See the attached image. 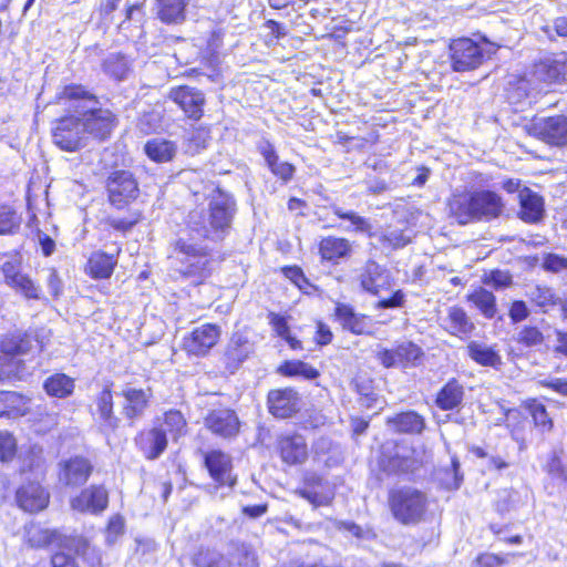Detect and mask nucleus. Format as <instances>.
I'll use <instances>...</instances> for the list:
<instances>
[{"mask_svg":"<svg viewBox=\"0 0 567 567\" xmlns=\"http://www.w3.org/2000/svg\"><path fill=\"white\" fill-rule=\"evenodd\" d=\"M502 197L492 190H475L470 194H454L449 200V209L460 224L472 220L491 221L504 212Z\"/></svg>","mask_w":567,"mask_h":567,"instance_id":"1","label":"nucleus"},{"mask_svg":"<svg viewBox=\"0 0 567 567\" xmlns=\"http://www.w3.org/2000/svg\"><path fill=\"white\" fill-rule=\"evenodd\" d=\"M174 257L179 264V274L196 285L202 284L212 274L213 260L209 250L193 239L178 238L174 245Z\"/></svg>","mask_w":567,"mask_h":567,"instance_id":"2","label":"nucleus"},{"mask_svg":"<svg viewBox=\"0 0 567 567\" xmlns=\"http://www.w3.org/2000/svg\"><path fill=\"white\" fill-rule=\"evenodd\" d=\"M389 506L393 517L404 525L421 522L426 513V495L413 487H402L390 492Z\"/></svg>","mask_w":567,"mask_h":567,"instance_id":"3","label":"nucleus"},{"mask_svg":"<svg viewBox=\"0 0 567 567\" xmlns=\"http://www.w3.org/2000/svg\"><path fill=\"white\" fill-rule=\"evenodd\" d=\"M379 466L386 474H408L421 466V460L408 444H385L382 446Z\"/></svg>","mask_w":567,"mask_h":567,"instance_id":"4","label":"nucleus"},{"mask_svg":"<svg viewBox=\"0 0 567 567\" xmlns=\"http://www.w3.org/2000/svg\"><path fill=\"white\" fill-rule=\"evenodd\" d=\"M106 190L112 206L122 209L140 195L138 183L130 171H115L106 181Z\"/></svg>","mask_w":567,"mask_h":567,"instance_id":"5","label":"nucleus"},{"mask_svg":"<svg viewBox=\"0 0 567 567\" xmlns=\"http://www.w3.org/2000/svg\"><path fill=\"white\" fill-rule=\"evenodd\" d=\"M54 145L64 152H76L86 144L85 128L80 116L70 115L56 121L52 128Z\"/></svg>","mask_w":567,"mask_h":567,"instance_id":"6","label":"nucleus"},{"mask_svg":"<svg viewBox=\"0 0 567 567\" xmlns=\"http://www.w3.org/2000/svg\"><path fill=\"white\" fill-rule=\"evenodd\" d=\"M487 52L468 38L454 40L450 44L451 65L455 72H468L482 65Z\"/></svg>","mask_w":567,"mask_h":567,"instance_id":"7","label":"nucleus"},{"mask_svg":"<svg viewBox=\"0 0 567 567\" xmlns=\"http://www.w3.org/2000/svg\"><path fill=\"white\" fill-rule=\"evenodd\" d=\"M212 216L215 230H218L221 241L230 234L233 221L237 213L235 198L220 189L215 190L207 205Z\"/></svg>","mask_w":567,"mask_h":567,"instance_id":"8","label":"nucleus"},{"mask_svg":"<svg viewBox=\"0 0 567 567\" xmlns=\"http://www.w3.org/2000/svg\"><path fill=\"white\" fill-rule=\"evenodd\" d=\"M528 134L550 146L567 145V116L556 115L534 120L527 127Z\"/></svg>","mask_w":567,"mask_h":567,"instance_id":"9","label":"nucleus"},{"mask_svg":"<svg viewBox=\"0 0 567 567\" xmlns=\"http://www.w3.org/2000/svg\"><path fill=\"white\" fill-rule=\"evenodd\" d=\"M80 120L83 127L85 128V137L92 135L100 140H105L110 136L112 130L115 126V116L110 110L96 109L90 106L82 112Z\"/></svg>","mask_w":567,"mask_h":567,"instance_id":"10","label":"nucleus"},{"mask_svg":"<svg viewBox=\"0 0 567 567\" xmlns=\"http://www.w3.org/2000/svg\"><path fill=\"white\" fill-rule=\"evenodd\" d=\"M220 338V328L213 323L196 327L183 339V348L193 355H205L214 348Z\"/></svg>","mask_w":567,"mask_h":567,"instance_id":"11","label":"nucleus"},{"mask_svg":"<svg viewBox=\"0 0 567 567\" xmlns=\"http://www.w3.org/2000/svg\"><path fill=\"white\" fill-rule=\"evenodd\" d=\"M71 508L80 513L100 514L109 505V493L100 485H91L84 488L70 502Z\"/></svg>","mask_w":567,"mask_h":567,"instance_id":"12","label":"nucleus"},{"mask_svg":"<svg viewBox=\"0 0 567 567\" xmlns=\"http://www.w3.org/2000/svg\"><path fill=\"white\" fill-rule=\"evenodd\" d=\"M168 97L175 102L189 118L199 120L203 116L205 96L202 91L190 86H177L169 91Z\"/></svg>","mask_w":567,"mask_h":567,"instance_id":"13","label":"nucleus"},{"mask_svg":"<svg viewBox=\"0 0 567 567\" xmlns=\"http://www.w3.org/2000/svg\"><path fill=\"white\" fill-rule=\"evenodd\" d=\"M300 398L291 388L271 390L267 396L269 412L279 419L292 416L299 411Z\"/></svg>","mask_w":567,"mask_h":567,"instance_id":"14","label":"nucleus"},{"mask_svg":"<svg viewBox=\"0 0 567 567\" xmlns=\"http://www.w3.org/2000/svg\"><path fill=\"white\" fill-rule=\"evenodd\" d=\"M186 227L189 234L198 239L220 243L221 238L218 230L213 229V216L207 208L194 209L189 212Z\"/></svg>","mask_w":567,"mask_h":567,"instance_id":"15","label":"nucleus"},{"mask_svg":"<svg viewBox=\"0 0 567 567\" xmlns=\"http://www.w3.org/2000/svg\"><path fill=\"white\" fill-rule=\"evenodd\" d=\"M121 395L124 398L122 413L127 420L134 422L144 415L152 398V391L151 389H136L127 384L123 388Z\"/></svg>","mask_w":567,"mask_h":567,"instance_id":"16","label":"nucleus"},{"mask_svg":"<svg viewBox=\"0 0 567 567\" xmlns=\"http://www.w3.org/2000/svg\"><path fill=\"white\" fill-rule=\"evenodd\" d=\"M205 466L210 477L220 486H234L236 477L233 476L231 458L221 451H210L205 454Z\"/></svg>","mask_w":567,"mask_h":567,"instance_id":"17","label":"nucleus"},{"mask_svg":"<svg viewBox=\"0 0 567 567\" xmlns=\"http://www.w3.org/2000/svg\"><path fill=\"white\" fill-rule=\"evenodd\" d=\"M59 478L66 486L83 485L90 477L93 466L87 458L75 456L60 464Z\"/></svg>","mask_w":567,"mask_h":567,"instance_id":"18","label":"nucleus"},{"mask_svg":"<svg viewBox=\"0 0 567 567\" xmlns=\"http://www.w3.org/2000/svg\"><path fill=\"white\" fill-rule=\"evenodd\" d=\"M154 425L147 431H142L135 439L136 445L147 460L158 458L167 447V434L161 427Z\"/></svg>","mask_w":567,"mask_h":567,"instance_id":"19","label":"nucleus"},{"mask_svg":"<svg viewBox=\"0 0 567 567\" xmlns=\"http://www.w3.org/2000/svg\"><path fill=\"white\" fill-rule=\"evenodd\" d=\"M205 425L214 434L221 437H231L239 432V420L236 413L229 409L212 411L205 417Z\"/></svg>","mask_w":567,"mask_h":567,"instance_id":"20","label":"nucleus"},{"mask_svg":"<svg viewBox=\"0 0 567 567\" xmlns=\"http://www.w3.org/2000/svg\"><path fill=\"white\" fill-rule=\"evenodd\" d=\"M278 449L281 460L289 465L302 464L308 458V446L300 434H287L280 436Z\"/></svg>","mask_w":567,"mask_h":567,"instance_id":"21","label":"nucleus"},{"mask_svg":"<svg viewBox=\"0 0 567 567\" xmlns=\"http://www.w3.org/2000/svg\"><path fill=\"white\" fill-rule=\"evenodd\" d=\"M17 502L25 512H39L47 507L49 494L38 483H29L17 491Z\"/></svg>","mask_w":567,"mask_h":567,"instance_id":"22","label":"nucleus"},{"mask_svg":"<svg viewBox=\"0 0 567 567\" xmlns=\"http://www.w3.org/2000/svg\"><path fill=\"white\" fill-rule=\"evenodd\" d=\"M359 280L362 289L372 295H378L381 289L389 286L386 270L374 260H368L361 268Z\"/></svg>","mask_w":567,"mask_h":567,"instance_id":"23","label":"nucleus"},{"mask_svg":"<svg viewBox=\"0 0 567 567\" xmlns=\"http://www.w3.org/2000/svg\"><path fill=\"white\" fill-rule=\"evenodd\" d=\"M252 351V343L246 337L240 333L233 334L224 354L227 370H237Z\"/></svg>","mask_w":567,"mask_h":567,"instance_id":"24","label":"nucleus"},{"mask_svg":"<svg viewBox=\"0 0 567 567\" xmlns=\"http://www.w3.org/2000/svg\"><path fill=\"white\" fill-rule=\"evenodd\" d=\"M305 484L306 486L297 492L302 498L315 507L330 505L333 495L324 489L323 480L320 476L310 474L305 478Z\"/></svg>","mask_w":567,"mask_h":567,"instance_id":"25","label":"nucleus"},{"mask_svg":"<svg viewBox=\"0 0 567 567\" xmlns=\"http://www.w3.org/2000/svg\"><path fill=\"white\" fill-rule=\"evenodd\" d=\"M96 410L104 432H114L118 427L120 419L113 411V395L110 386H105L96 398Z\"/></svg>","mask_w":567,"mask_h":567,"instance_id":"26","label":"nucleus"},{"mask_svg":"<svg viewBox=\"0 0 567 567\" xmlns=\"http://www.w3.org/2000/svg\"><path fill=\"white\" fill-rule=\"evenodd\" d=\"M565 63L553 58H546L534 66L536 80L547 84L561 83L565 80Z\"/></svg>","mask_w":567,"mask_h":567,"instance_id":"27","label":"nucleus"},{"mask_svg":"<svg viewBox=\"0 0 567 567\" xmlns=\"http://www.w3.org/2000/svg\"><path fill=\"white\" fill-rule=\"evenodd\" d=\"M518 197L520 203V218L528 223L538 221L543 217L544 213V203L542 197L528 188L519 190Z\"/></svg>","mask_w":567,"mask_h":567,"instance_id":"28","label":"nucleus"},{"mask_svg":"<svg viewBox=\"0 0 567 567\" xmlns=\"http://www.w3.org/2000/svg\"><path fill=\"white\" fill-rule=\"evenodd\" d=\"M386 424L395 432L420 434L425 427L422 415L414 411L399 413L389 417Z\"/></svg>","mask_w":567,"mask_h":567,"instance_id":"29","label":"nucleus"},{"mask_svg":"<svg viewBox=\"0 0 567 567\" xmlns=\"http://www.w3.org/2000/svg\"><path fill=\"white\" fill-rule=\"evenodd\" d=\"M102 70L109 78L122 82L132 72V63L123 53L112 52L103 60Z\"/></svg>","mask_w":567,"mask_h":567,"instance_id":"30","label":"nucleus"},{"mask_svg":"<svg viewBox=\"0 0 567 567\" xmlns=\"http://www.w3.org/2000/svg\"><path fill=\"white\" fill-rule=\"evenodd\" d=\"M468 357L483 367L498 368L502 365V358L498 352L484 343L471 341L467 347Z\"/></svg>","mask_w":567,"mask_h":567,"instance_id":"31","label":"nucleus"},{"mask_svg":"<svg viewBox=\"0 0 567 567\" xmlns=\"http://www.w3.org/2000/svg\"><path fill=\"white\" fill-rule=\"evenodd\" d=\"M189 0H156L157 17L165 23H182Z\"/></svg>","mask_w":567,"mask_h":567,"instance_id":"32","label":"nucleus"},{"mask_svg":"<svg viewBox=\"0 0 567 567\" xmlns=\"http://www.w3.org/2000/svg\"><path fill=\"white\" fill-rule=\"evenodd\" d=\"M463 396V386L457 380L452 379L437 393L435 403L441 410H453L462 403Z\"/></svg>","mask_w":567,"mask_h":567,"instance_id":"33","label":"nucleus"},{"mask_svg":"<svg viewBox=\"0 0 567 567\" xmlns=\"http://www.w3.org/2000/svg\"><path fill=\"white\" fill-rule=\"evenodd\" d=\"M319 251L321 258L328 261H336L347 257L351 251V244L346 238L326 237L320 241Z\"/></svg>","mask_w":567,"mask_h":567,"instance_id":"34","label":"nucleus"},{"mask_svg":"<svg viewBox=\"0 0 567 567\" xmlns=\"http://www.w3.org/2000/svg\"><path fill=\"white\" fill-rule=\"evenodd\" d=\"M146 155L154 162L165 163L173 159L176 154V144L161 137H155L146 142L144 146Z\"/></svg>","mask_w":567,"mask_h":567,"instance_id":"35","label":"nucleus"},{"mask_svg":"<svg viewBox=\"0 0 567 567\" xmlns=\"http://www.w3.org/2000/svg\"><path fill=\"white\" fill-rule=\"evenodd\" d=\"M116 262L114 256L97 251L90 257L86 269L92 278L106 279L113 274Z\"/></svg>","mask_w":567,"mask_h":567,"instance_id":"36","label":"nucleus"},{"mask_svg":"<svg viewBox=\"0 0 567 567\" xmlns=\"http://www.w3.org/2000/svg\"><path fill=\"white\" fill-rule=\"evenodd\" d=\"M444 328L453 336H461L471 333L474 324L462 308L451 307L444 319Z\"/></svg>","mask_w":567,"mask_h":567,"instance_id":"37","label":"nucleus"},{"mask_svg":"<svg viewBox=\"0 0 567 567\" xmlns=\"http://www.w3.org/2000/svg\"><path fill=\"white\" fill-rule=\"evenodd\" d=\"M32 338L28 333L14 332L0 340V350L7 355L25 354L32 349Z\"/></svg>","mask_w":567,"mask_h":567,"instance_id":"38","label":"nucleus"},{"mask_svg":"<svg viewBox=\"0 0 567 567\" xmlns=\"http://www.w3.org/2000/svg\"><path fill=\"white\" fill-rule=\"evenodd\" d=\"M467 299L485 318L492 319L496 315V299L491 291L484 288H478L468 295Z\"/></svg>","mask_w":567,"mask_h":567,"instance_id":"39","label":"nucleus"},{"mask_svg":"<svg viewBox=\"0 0 567 567\" xmlns=\"http://www.w3.org/2000/svg\"><path fill=\"white\" fill-rule=\"evenodd\" d=\"M277 371L285 377H302L306 380L319 377V371L316 368L299 360L285 361Z\"/></svg>","mask_w":567,"mask_h":567,"instance_id":"40","label":"nucleus"},{"mask_svg":"<svg viewBox=\"0 0 567 567\" xmlns=\"http://www.w3.org/2000/svg\"><path fill=\"white\" fill-rule=\"evenodd\" d=\"M394 350L400 368L416 365L424 354L423 350L411 341H402L395 346Z\"/></svg>","mask_w":567,"mask_h":567,"instance_id":"41","label":"nucleus"},{"mask_svg":"<svg viewBox=\"0 0 567 567\" xmlns=\"http://www.w3.org/2000/svg\"><path fill=\"white\" fill-rule=\"evenodd\" d=\"M44 389L51 396L65 398L73 392L74 381L65 374L58 373L45 380Z\"/></svg>","mask_w":567,"mask_h":567,"instance_id":"42","label":"nucleus"},{"mask_svg":"<svg viewBox=\"0 0 567 567\" xmlns=\"http://www.w3.org/2000/svg\"><path fill=\"white\" fill-rule=\"evenodd\" d=\"M163 429L168 432L174 440L186 433L187 422L185 416L178 410H169L164 414Z\"/></svg>","mask_w":567,"mask_h":567,"instance_id":"43","label":"nucleus"},{"mask_svg":"<svg viewBox=\"0 0 567 567\" xmlns=\"http://www.w3.org/2000/svg\"><path fill=\"white\" fill-rule=\"evenodd\" d=\"M137 128L143 134L156 133L163 128L162 111L150 109L141 114L137 121Z\"/></svg>","mask_w":567,"mask_h":567,"instance_id":"44","label":"nucleus"},{"mask_svg":"<svg viewBox=\"0 0 567 567\" xmlns=\"http://www.w3.org/2000/svg\"><path fill=\"white\" fill-rule=\"evenodd\" d=\"M21 225V217L9 205H0V235H12Z\"/></svg>","mask_w":567,"mask_h":567,"instance_id":"45","label":"nucleus"},{"mask_svg":"<svg viewBox=\"0 0 567 567\" xmlns=\"http://www.w3.org/2000/svg\"><path fill=\"white\" fill-rule=\"evenodd\" d=\"M192 563L195 567H224V556L210 549H198L192 557Z\"/></svg>","mask_w":567,"mask_h":567,"instance_id":"46","label":"nucleus"},{"mask_svg":"<svg viewBox=\"0 0 567 567\" xmlns=\"http://www.w3.org/2000/svg\"><path fill=\"white\" fill-rule=\"evenodd\" d=\"M331 210L339 218L349 220L353 226V230L359 233H368L371 230L370 221L367 218L359 216L357 213L352 210H344L338 205H332Z\"/></svg>","mask_w":567,"mask_h":567,"instance_id":"47","label":"nucleus"},{"mask_svg":"<svg viewBox=\"0 0 567 567\" xmlns=\"http://www.w3.org/2000/svg\"><path fill=\"white\" fill-rule=\"evenodd\" d=\"M16 291L22 293L28 299H40L41 288L27 275L21 274L16 277L10 285Z\"/></svg>","mask_w":567,"mask_h":567,"instance_id":"48","label":"nucleus"},{"mask_svg":"<svg viewBox=\"0 0 567 567\" xmlns=\"http://www.w3.org/2000/svg\"><path fill=\"white\" fill-rule=\"evenodd\" d=\"M530 298L538 307L543 308L544 311H547L549 307L555 306L560 301L550 288L539 286L535 287L530 291Z\"/></svg>","mask_w":567,"mask_h":567,"instance_id":"49","label":"nucleus"},{"mask_svg":"<svg viewBox=\"0 0 567 567\" xmlns=\"http://www.w3.org/2000/svg\"><path fill=\"white\" fill-rule=\"evenodd\" d=\"M515 339L526 348H534L543 343L544 336L536 327L525 326L517 332Z\"/></svg>","mask_w":567,"mask_h":567,"instance_id":"50","label":"nucleus"},{"mask_svg":"<svg viewBox=\"0 0 567 567\" xmlns=\"http://www.w3.org/2000/svg\"><path fill=\"white\" fill-rule=\"evenodd\" d=\"M529 411L537 427H539L543 432H548L551 430L553 421L548 416L546 408L542 403H538L534 400L529 404Z\"/></svg>","mask_w":567,"mask_h":567,"instance_id":"51","label":"nucleus"},{"mask_svg":"<svg viewBox=\"0 0 567 567\" xmlns=\"http://www.w3.org/2000/svg\"><path fill=\"white\" fill-rule=\"evenodd\" d=\"M53 534L48 529H42L39 526H30L25 530L27 542L31 547H43L52 542Z\"/></svg>","mask_w":567,"mask_h":567,"instance_id":"52","label":"nucleus"},{"mask_svg":"<svg viewBox=\"0 0 567 567\" xmlns=\"http://www.w3.org/2000/svg\"><path fill=\"white\" fill-rule=\"evenodd\" d=\"M60 99L66 100H82L91 104H96L95 97L86 91L82 85L71 84L66 85L61 92Z\"/></svg>","mask_w":567,"mask_h":567,"instance_id":"53","label":"nucleus"},{"mask_svg":"<svg viewBox=\"0 0 567 567\" xmlns=\"http://www.w3.org/2000/svg\"><path fill=\"white\" fill-rule=\"evenodd\" d=\"M271 173L280 178L284 183H288L292 179L296 168L292 164L288 162H280L279 156L270 162L268 165Z\"/></svg>","mask_w":567,"mask_h":567,"instance_id":"54","label":"nucleus"},{"mask_svg":"<svg viewBox=\"0 0 567 567\" xmlns=\"http://www.w3.org/2000/svg\"><path fill=\"white\" fill-rule=\"evenodd\" d=\"M382 240L388 243L392 248H402L410 243V235L398 228H388L382 235Z\"/></svg>","mask_w":567,"mask_h":567,"instance_id":"55","label":"nucleus"},{"mask_svg":"<svg viewBox=\"0 0 567 567\" xmlns=\"http://www.w3.org/2000/svg\"><path fill=\"white\" fill-rule=\"evenodd\" d=\"M16 440L7 431L0 432V461H10L16 454Z\"/></svg>","mask_w":567,"mask_h":567,"instance_id":"56","label":"nucleus"},{"mask_svg":"<svg viewBox=\"0 0 567 567\" xmlns=\"http://www.w3.org/2000/svg\"><path fill=\"white\" fill-rule=\"evenodd\" d=\"M282 272L292 284H295L300 290L307 291L311 287L310 282L303 275L302 270L297 266L285 267Z\"/></svg>","mask_w":567,"mask_h":567,"instance_id":"57","label":"nucleus"},{"mask_svg":"<svg viewBox=\"0 0 567 567\" xmlns=\"http://www.w3.org/2000/svg\"><path fill=\"white\" fill-rule=\"evenodd\" d=\"M484 282L495 289H502L512 285V276L507 271L494 270L484 279Z\"/></svg>","mask_w":567,"mask_h":567,"instance_id":"58","label":"nucleus"},{"mask_svg":"<svg viewBox=\"0 0 567 567\" xmlns=\"http://www.w3.org/2000/svg\"><path fill=\"white\" fill-rule=\"evenodd\" d=\"M141 219V214L134 212L128 218H109V225L122 233L131 230Z\"/></svg>","mask_w":567,"mask_h":567,"instance_id":"59","label":"nucleus"},{"mask_svg":"<svg viewBox=\"0 0 567 567\" xmlns=\"http://www.w3.org/2000/svg\"><path fill=\"white\" fill-rule=\"evenodd\" d=\"M375 358L384 368H400V364L396 359V353L394 348L386 349L383 347H378L375 350Z\"/></svg>","mask_w":567,"mask_h":567,"instance_id":"60","label":"nucleus"},{"mask_svg":"<svg viewBox=\"0 0 567 567\" xmlns=\"http://www.w3.org/2000/svg\"><path fill=\"white\" fill-rule=\"evenodd\" d=\"M543 266L546 270L558 272L567 268V258L549 254L545 257Z\"/></svg>","mask_w":567,"mask_h":567,"instance_id":"61","label":"nucleus"},{"mask_svg":"<svg viewBox=\"0 0 567 567\" xmlns=\"http://www.w3.org/2000/svg\"><path fill=\"white\" fill-rule=\"evenodd\" d=\"M52 567H79L73 555L69 551H58L51 558Z\"/></svg>","mask_w":567,"mask_h":567,"instance_id":"62","label":"nucleus"},{"mask_svg":"<svg viewBox=\"0 0 567 567\" xmlns=\"http://www.w3.org/2000/svg\"><path fill=\"white\" fill-rule=\"evenodd\" d=\"M529 316V310L524 301H514L509 309V318L514 323L525 320Z\"/></svg>","mask_w":567,"mask_h":567,"instance_id":"63","label":"nucleus"},{"mask_svg":"<svg viewBox=\"0 0 567 567\" xmlns=\"http://www.w3.org/2000/svg\"><path fill=\"white\" fill-rule=\"evenodd\" d=\"M342 326L344 329H348L355 334H362L367 328L365 317L354 312L353 317H351V319L346 321Z\"/></svg>","mask_w":567,"mask_h":567,"instance_id":"64","label":"nucleus"}]
</instances>
